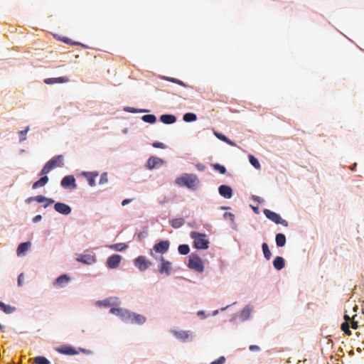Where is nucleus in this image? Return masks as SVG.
<instances>
[{
  "label": "nucleus",
  "instance_id": "obj_7",
  "mask_svg": "<svg viewBox=\"0 0 364 364\" xmlns=\"http://www.w3.org/2000/svg\"><path fill=\"white\" fill-rule=\"evenodd\" d=\"M62 187L64 188H71L75 189L77 188V184L75 183V178L72 175H68L65 176L60 183Z\"/></svg>",
  "mask_w": 364,
  "mask_h": 364
},
{
  "label": "nucleus",
  "instance_id": "obj_11",
  "mask_svg": "<svg viewBox=\"0 0 364 364\" xmlns=\"http://www.w3.org/2000/svg\"><path fill=\"white\" fill-rule=\"evenodd\" d=\"M169 247V242L167 240L161 241L154 246V250L161 254L165 253Z\"/></svg>",
  "mask_w": 364,
  "mask_h": 364
},
{
  "label": "nucleus",
  "instance_id": "obj_12",
  "mask_svg": "<svg viewBox=\"0 0 364 364\" xmlns=\"http://www.w3.org/2000/svg\"><path fill=\"white\" fill-rule=\"evenodd\" d=\"M163 164V160L156 157V156H151L146 163V167L149 169H153L154 168H156L159 166H161Z\"/></svg>",
  "mask_w": 364,
  "mask_h": 364
},
{
  "label": "nucleus",
  "instance_id": "obj_47",
  "mask_svg": "<svg viewBox=\"0 0 364 364\" xmlns=\"http://www.w3.org/2000/svg\"><path fill=\"white\" fill-rule=\"evenodd\" d=\"M63 41H64L65 43H70V44H73V45H79V46H81L84 48H86L87 46L80 43H77V42H71V41L68 38H65V39H63Z\"/></svg>",
  "mask_w": 364,
  "mask_h": 364
},
{
  "label": "nucleus",
  "instance_id": "obj_26",
  "mask_svg": "<svg viewBox=\"0 0 364 364\" xmlns=\"http://www.w3.org/2000/svg\"><path fill=\"white\" fill-rule=\"evenodd\" d=\"M48 182V177L46 176H44L43 177H41L39 180H38L37 181H36L33 186H32V188L33 189H36L38 188H40V187H43Z\"/></svg>",
  "mask_w": 364,
  "mask_h": 364
},
{
  "label": "nucleus",
  "instance_id": "obj_14",
  "mask_svg": "<svg viewBox=\"0 0 364 364\" xmlns=\"http://www.w3.org/2000/svg\"><path fill=\"white\" fill-rule=\"evenodd\" d=\"M77 260L85 264H91L95 262V255H80L77 257Z\"/></svg>",
  "mask_w": 364,
  "mask_h": 364
},
{
  "label": "nucleus",
  "instance_id": "obj_20",
  "mask_svg": "<svg viewBox=\"0 0 364 364\" xmlns=\"http://www.w3.org/2000/svg\"><path fill=\"white\" fill-rule=\"evenodd\" d=\"M31 246V243L30 242H26L21 243L16 250L17 255H23Z\"/></svg>",
  "mask_w": 364,
  "mask_h": 364
},
{
  "label": "nucleus",
  "instance_id": "obj_55",
  "mask_svg": "<svg viewBox=\"0 0 364 364\" xmlns=\"http://www.w3.org/2000/svg\"><path fill=\"white\" fill-rule=\"evenodd\" d=\"M344 319L346 321L345 322H348V323L350 321V316L348 315H345L344 316Z\"/></svg>",
  "mask_w": 364,
  "mask_h": 364
},
{
  "label": "nucleus",
  "instance_id": "obj_50",
  "mask_svg": "<svg viewBox=\"0 0 364 364\" xmlns=\"http://www.w3.org/2000/svg\"><path fill=\"white\" fill-rule=\"evenodd\" d=\"M249 349L251 351H259L260 350V348L256 345H251L250 346Z\"/></svg>",
  "mask_w": 364,
  "mask_h": 364
},
{
  "label": "nucleus",
  "instance_id": "obj_13",
  "mask_svg": "<svg viewBox=\"0 0 364 364\" xmlns=\"http://www.w3.org/2000/svg\"><path fill=\"white\" fill-rule=\"evenodd\" d=\"M56 350L61 354L69 355H76L78 353V352L70 346H60V348H58Z\"/></svg>",
  "mask_w": 364,
  "mask_h": 364
},
{
  "label": "nucleus",
  "instance_id": "obj_1",
  "mask_svg": "<svg viewBox=\"0 0 364 364\" xmlns=\"http://www.w3.org/2000/svg\"><path fill=\"white\" fill-rule=\"evenodd\" d=\"M175 183L180 187L196 189L200 183V180L196 174L183 173L176 179Z\"/></svg>",
  "mask_w": 364,
  "mask_h": 364
},
{
  "label": "nucleus",
  "instance_id": "obj_36",
  "mask_svg": "<svg viewBox=\"0 0 364 364\" xmlns=\"http://www.w3.org/2000/svg\"><path fill=\"white\" fill-rule=\"evenodd\" d=\"M250 314L251 309L249 306H247L241 311L240 316L243 320H246L250 317Z\"/></svg>",
  "mask_w": 364,
  "mask_h": 364
},
{
  "label": "nucleus",
  "instance_id": "obj_44",
  "mask_svg": "<svg viewBox=\"0 0 364 364\" xmlns=\"http://www.w3.org/2000/svg\"><path fill=\"white\" fill-rule=\"evenodd\" d=\"M34 201H36L38 203H43L46 200V198L43 196H34L33 197Z\"/></svg>",
  "mask_w": 364,
  "mask_h": 364
},
{
  "label": "nucleus",
  "instance_id": "obj_43",
  "mask_svg": "<svg viewBox=\"0 0 364 364\" xmlns=\"http://www.w3.org/2000/svg\"><path fill=\"white\" fill-rule=\"evenodd\" d=\"M123 309H121V308H112L110 310H109V312L112 314H115V315H117L118 316H119L122 311Z\"/></svg>",
  "mask_w": 364,
  "mask_h": 364
},
{
  "label": "nucleus",
  "instance_id": "obj_25",
  "mask_svg": "<svg viewBox=\"0 0 364 364\" xmlns=\"http://www.w3.org/2000/svg\"><path fill=\"white\" fill-rule=\"evenodd\" d=\"M214 135L218 138L220 140L227 143L228 144L230 145V146H236V144L231 141L230 139H229L226 136H225L224 134H221V133H219V132H214Z\"/></svg>",
  "mask_w": 364,
  "mask_h": 364
},
{
  "label": "nucleus",
  "instance_id": "obj_2",
  "mask_svg": "<svg viewBox=\"0 0 364 364\" xmlns=\"http://www.w3.org/2000/svg\"><path fill=\"white\" fill-rule=\"evenodd\" d=\"M64 157L63 155H58L50 159L41 171V174L48 173L51 170L56 167H60L63 165Z\"/></svg>",
  "mask_w": 364,
  "mask_h": 364
},
{
  "label": "nucleus",
  "instance_id": "obj_37",
  "mask_svg": "<svg viewBox=\"0 0 364 364\" xmlns=\"http://www.w3.org/2000/svg\"><path fill=\"white\" fill-rule=\"evenodd\" d=\"M35 364H50V361L44 356H38L34 358Z\"/></svg>",
  "mask_w": 364,
  "mask_h": 364
},
{
  "label": "nucleus",
  "instance_id": "obj_52",
  "mask_svg": "<svg viewBox=\"0 0 364 364\" xmlns=\"http://www.w3.org/2000/svg\"><path fill=\"white\" fill-rule=\"evenodd\" d=\"M42 217L41 215H37L33 218V223H38L41 220Z\"/></svg>",
  "mask_w": 364,
  "mask_h": 364
},
{
  "label": "nucleus",
  "instance_id": "obj_49",
  "mask_svg": "<svg viewBox=\"0 0 364 364\" xmlns=\"http://www.w3.org/2000/svg\"><path fill=\"white\" fill-rule=\"evenodd\" d=\"M44 208H47L50 205L53 204L54 203V200H52L51 198H46V200L44 201Z\"/></svg>",
  "mask_w": 364,
  "mask_h": 364
},
{
  "label": "nucleus",
  "instance_id": "obj_46",
  "mask_svg": "<svg viewBox=\"0 0 364 364\" xmlns=\"http://www.w3.org/2000/svg\"><path fill=\"white\" fill-rule=\"evenodd\" d=\"M152 146L155 148H160V149H166V146L161 143V142H158V141H155L153 143Z\"/></svg>",
  "mask_w": 364,
  "mask_h": 364
},
{
  "label": "nucleus",
  "instance_id": "obj_42",
  "mask_svg": "<svg viewBox=\"0 0 364 364\" xmlns=\"http://www.w3.org/2000/svg\"><path fill=\"white\" fill-rule=\"evenodd\" d=\"M107 181H108L107 174V173H103L100 176V184H105V183H107Z\"/></svg>",
  "mask_w": 364,
  "mask_h": 364
},
{
  "label": "nucleus",
  "instance_id": "obj_39",
  "mask_svg": "<svg viewBox=\"0 0 364 364\" xmlns=\"http://www.w3.org/2000/svg\"><path fill=\"white\" fill-rule=\"evenodd\" d=\"M213 167L215 171H218L221 174H225L226 173L225 167L220 164H215L213 165Z\"/></svg>",
  "mask_w": 364,
  "mask_h": 364
},
{
  "label": "nucleus",
  "instance_id": "obj_28",
  "mask_svg": "<svg viewBox=\"0 0 364 364\" xmlns=\"http://www.w3.org/2000/svg\"><path fill=\"white\" fill-rule=\"evenodd\" d=\"M276 244L278 247H284L286 244V237L282 233H278L275 237Z\"/></svg>",
  "mask_w": 364,
  "mask_h": 364
},
{
  "label": "nucleus",
  "instance_id": "obj_5",
  "mask_svg": "<svg viewBox=\"0 0 364 364\" xmlns=\"http://www.w3.org/2000/svg\"><path fill=\"white\" fill-rule=\"evenodd\" d=\"M264 214L268 219L275 223L276 224H281L284 227L288 226V222L282 219L279 214L268 209L264 210Z\"/></svg>",
  "mask_w": 364,
  "mask_h": 364
},
{
  "label": "nucleus",
  "instance_id": "obj_22",
  "mask_svg": "<svg viewBox=\"0 0 364 364\" xmlns=\"http://www.w3.org/2000/svg\"><path fill=\"white\" fill-rule=\"evenodd\" d=\"M160 120L164 124H170L176 121V117L172 114H163L161 116Z\"/></svg>",
  "mask_w": 364,
  "mask_h": 364
},
{
  "label": "nucleus",
  "instance_id": "obj_38",
  "mask_svg": "<svg viewBox=\"0 0 364 364\" xmlns=\"http://www.w3.org/2000/svg\"><path fill=\"white\" fill-rule=\"evenodd\" d=\"M178 250L181 255H186L189 252L190 248L188 245H181L178 246Z\"/></svg>",
  "mask_w": 364,
  "mask_h": 364
},
{
  "label": "nucleus",
  "instance_id": "obj_24",
  "mask_svg": "<svg viewBox=\"0 0 364 364\" xmlns=\"http://www.w3.org/2000/svg\"><path fill=\"white\" fill-rule=\"evenodd\" d=\"M0 310L6 314H10L16 311V308L0 301Z\"/></svg>",
  "mask_w": 364,
  "mask_h": 364
},
{
  "label": "nucleus",
  "instance_id": "obj_51",
  "mask_svg": "<svg viewBox=\"0 0 364 364\" xmlns=\"http://www.w3.org/2000/svg\"><path fill=\"white\" fill-rule=\"evenodd\" d=\"M351 328L353 329H357L358 328V323L354 320L351 322Z\"/></svg>",
  "mask_w": 364,
  "mask_h": 364
},
{
  "label": "nucleus",
  "instance_id": "obj_3",
  "mask_svg": "<svg viewBox=\"0 0 364 364\" xmlns=\"http://www.w3.org/2000/svg\"><path fill=\"white\" fill-rule=\"evenodd\" d=\"M205 234L197 232H191V237L193 240L194 247L198 250H206L208 248L209 241L205 239Z\"/></svg>",
  "mask_w": 364,
  "mask_h": 364
},
{
  "label": "nucleus",
  "instance_id": "obj_17",
  "mask_svg": "<svg viewBox=\"0 0 364 364\" xmlns=\"http://www.w3.org/2000/svg\"><path fill=\"white\" fill-rule=\"evenodd\" d=\"M219 193L225 198H230L232 196V188L226 185H221L218 188Z\"/></svg>",
  "mask_w": 364,
  "mask_h": 364
},
{
  "label": "nucleus",
  "instance_id": "obj_8",
  "mask_svg": "<svg viewBox=\"0 0 364 364\" xmlns=\"http://www.w3.org/2000/svg\"><path fill=\"white\" fill-rule=\"evenodd\" d=\"M122 260V257L119 255H113L108 257L107 260V265L110 269L117 268Z\"/></svg>",
  "mask_w": 364,
  "mask_h": 364
},
{
  "label": "nucleus",
  "instance_id": "obj_60",
  "mask_svg": "<svg viewBox=\"0 0 364 364\" xmlns=\"http://www.w3.org/2000/svg\"><path fill=\"white\" fill-rule=\"evenodd\" d=\"M104 302H105V305H108V304H108V301H107V300L104 301Z\"/></svg>",
  "mask_w": 364,
  "mask_h": 364
},
{
  "label": "nucleus",
  "instance_id": "obj_34",
  "mask_svg": "<svg viewBox=\"0 0 364 364\" xmlns=\"http://www.w3.org/2000/svg\"><path fill=\"white\" fill-rule=\"evenodd\" d=\"M110 248L117 251H123L127 248V245L125 243H117L111 245Z\"/></svg>",
  "mask_w": 364,
  "mask_h": 364
},
{
  "label": "nucleus",
  "instance_id": "obj_18",
  "mask_svg": "<svg viewBox=\"0 0 364 364\" xmlns=\"http://www.w3.org/2000/svg\"><path fill=\"white\" fill-rule=\"evenodd\" d=\"M146 321V318L144 316L141 314H138L135 313H132L130 323H134L137 325L144 324Z\"/></svg>",
  "mask_w": 364,
  "mask_h": 364
},
{
  "label": "nucleus",
  "instance_id": "obj_53",
  "mask_svg": "<svg viewBox=\"0 0 364 364\" xmlns=\"http://www.w3.org/2000/svg\"><path fill=\"white\" fill-rule=\"evenodd\" d=\"M132 201V199H124V200H122V205L123 206L126 205L127 204H128L129 203H130Z\"/></svg>",
  "mask_w": 364,
  "mask_h": 364
},
{
  "label": "nucleus",
  "instance_id": "obj_45",
  "mask_svg": "<svg viewBox=\"0 0 364 364\" xmlns=\"http://www.w3.org/2000/svg\"><path fill=\"white\" fill-rule=\"evenodd\" d=\"M225 362V358L224 356H221L218 359L213 361L210 364H223Z\"/></svg>",
  "mask_w": 364,
  "mask_h": 364
},
{
  "label": "nucleus",
  "instance_id": "obj_23",
  "mask_svg": "<svg viewBox=\"0 0 364 364\" xmlns=\"http://www.w3.org/2000/svg\"><path fill=\"white\" fill-rule=\"evenodd\" d=\"M83 175L87 178L90 186L93 187L95 186V178L98 176L97 173H84Z\"/></svg>",
  "mask_w": 364,
  "mask_h": 364
},
{
  "label": "nucleus",
  "instance_id": "obj_16",
  "mask_svg": "<svg viewBox=\"0 0 364 364\" xmlns=\"http://www.w3.org/2000/svg\"><path fill=\"white\" fill-rule=\"evenodd\" d=\"M70 280V278L67 274H62L59 277L56 279L53 285L57 287H63L66 285Z\"/></svg>",
  "mask_w": 364,
  "mask_h": 364
},
{
  "label": "nucleus",
  "instance_id": "obj_58",
  "mask_svg": "<svg viewBox=\"0 0 364 364\" xmlns=\"http://www.w3.org/2000/svg\"><path fill=\"white\" fill-rule=\"evenodd\" d=\"M4 327L0 323V331H3Z\"/></svg>",
  "mask_w": 364,
  "mask_h": 364
},
{
  "label": "nucleus",
  "instance_id": "obj_21",
  "mask_svg": "<svg viewBox=\"0 0 364 364\" xmlns=\"http://www.w3.org/2000/svg\"><path fill=\"white\" fill-rule=\"evenodd\" d=\"M274 267L277 270H281L284 267L285 262L283 257L277 256L273 261Z\"/></svg>",
  "mask_w": 364,
  "mask_h": 364
},
{
  "label": "nucleus",
  "instance_id": "obj_48",
  "mask_svg": "<svg viewBox=\"0 0 364 364\" xmlns=\"http://www.w3.org/2000/svg\"><path fill=\"white\" fill-rule=\"evenodd\" d=\"M23 282V273H21L18 277V285L21 287Z\"/></svg>",
  "mask_w": 364,
  "mask_h": 364
},
{
  "label": "nucleus",
  "instance_id": "obj_9",
  "mask_svg": "<svg viewBox=\"0 0 364 364\" xmlns=\"http://www.w3.org/2000/svg\"><path fill=\"white\" fill-rule=\"evenodd\" d=\"M55 211L63 215H69L71 213V208L63 203H56L54 205Z\"/></svg>",
  "mask_w": 364,
  "mask_h": 364
},
{
  "label": "nucleus",
  "instance_id": "obj_57",
  "mask_svg": "<svg viewBox=\"0 0 364 364\" xmlns=\"http://www.w3.org/2000/svg\"><path fill=\"white\" fill-rule=\"evenodd\" d=\"M253 198H254L255 200H257V201H259V199H260V198L258 197V196H254Z\"/></svg>",
  "mask_w": 364,
  "mask_h": 364
},
{
  "label": "nucleus",
  "instance_id": "obj_35",
  "mask_svg": "<svg viewBox=\"0 0 364 364\" xmlns=\"http://www.w3.org/2000/svg\"><path fill=\"white\" fill-rule=\"evenodd\" d=\"M249 161H250V163L257 169H259L261 166H260V164L259 162V161L257 160V158H255L254 156L252 155H250L249 156Z\"/></svg>",
  "mask_w": 364,
  "mask_h": 364
},
{
  "label": "nucleus",
  "instance_id": "obj_59",
  "mask_svg": "<svg viewBox=\"0 0 364 364\" xmlns=\"http://www.w3.org/2000/svg\"><path fill=\"white\" fill-rule=\"evenodd\" d=\"M80 350H81L82 352H83V353H87V350H85V349H80Z\"/></svg>",
  "mask_w": 364,
  "mask_h": 364
},
{
  "label": "nucleus",
  "instance_id": "obj_54",
  "mask_svg": "<svg viewBox=\"0 0 364 364\" xmlns=\"http://www.w3.org/2000/svg\"><path fill=\"white\" fill-rule=\"evenodd\" d=\"M224 216H225V217H227V216H228V217H230L232 220V219H233V218H234L233 214H232V213H225L224 214Z\"/></svg>",
  "mask_w": 364,
  "mask_h": 364
},
{
  "label": "nucleus",
  "instance_id": "obj_6",
  "mask_svg": "<svg viewBox=\"0 0 364 364\" xmlns=\"http://www.w3.org/2000/svg\"><path fill=\"white\" fill-rule=\"evenodd\" d=\"M151 262L146 259L144 256H139L134 260L135 266L141 271H144L148 269L151 265Z\"/></svg>",
  "mask_w": 364,
  "mask_h": 364
},
{
  "label": "nucleus",
  "instance_id": "obj_32",
  "mask_svg": "<svg viewBox=\"0 0 364 364\" xmlns=\"http://www.w3.org/2000/svg\"><path fill=\"white\" fill-rule=\"evenodd\" d=\"M262 251H263L264 257L267 260L270 259V258L272 257V254L269 249L268 245L266 242H264L262 245Z\"/></svg>",
  "mask_w": 364,
  "mask_h": 364
},
{
  "label": "nucleus",
  "instance_id": "obj_31",
  "mask_svg": "<svg viewBox=\"0 0 364 364\" xmlns=\"http://www.w3.org/2000/svg\"><path fill=\"white\" fill-rule=\"evenodd\" d=\"M196 114L191 112L186 113L183 117V119L186 122H194L196 120Z\"/></svg>",
  "mask_w": 364,
  "mask_h": 364
},
{
  "label": "nucleus",
  "instance_id": "obj_30",
  "mask_svg": "<svg viewBox=\"0 0 364 364\" xmlns=\"http://www.w3.org/2000/svg\"><path fill=\"white\" fill-rule=\"evenodd\" d=\"M161 78L164 79V80H166L167 81L174 82V83H176L177 85H181L182 87H188V85L185 84L182 80L176 79V78L170 77H162Z\"/></svg>",
  "mask_w": 364,
  "mask_h": 364
},
{
  "label": "nucleus",
  "instance_id": "obj_33",
  "mask_svg": "<svg viewBox=\"0 0 364 364\" xmlns=\"http://www.w3.org/2000/svg\"><path fill=\"white\" fill-rule=\"evenodd\" d=\"M142 120L145 122L153 124L156 121V117L154 114H146L142 117Z\"/></svg>",
  "mask_w": 364,
  "mask_h": 364
},
{
  "label": "nucleus",
  "instance_id": "obj_29",
  "mask_svg": "<svg viewBox=\"0 0 364 364\" xmlns=\"http://www.w3.org/2000/svg\"><path fill=\"white\" fill-rule=\"evenodd\" d=\"M184 219L182 218H175L171 221V226L173 228H179L184 225Z\"/></svg>",
  "mask_w": 364,
  "mask_h": 364
},
{
  "label": "nucleus",
  "instance_id": "obj_15",
  "mask_svg": "<svg viewBox=\"0 0 364 364\" xmlns=\"http://www.w3.org/2000/svg\"><path fill=\"white\" fill-rule=\"evenodd\" d=\"M70 79L68 77H50L46 78L44 82L47 85H53L56 83H65L68 82Z\"/></svg>",
  "mask_w": 364,
  "mask_h": 364
},
{
  "label": "nucleus",
  "instance_id": "obj_19",
  "mask_svg": "<svg viewBox=\"0 0 364 364\" xmlns=\"http://www.w3.org/2000/svg\"><path fill=\"white\" fill-rule=\"evenodd\" d=\"M173 333L176 338L183 341L188 340L191 337V334L188 331H174Z\"/></svg>",
  "mask_w": 364,
  "mask_h": 364
},
{
  "label": "nucleus",
  "instance_id": "obj_56",
  "mask_svg": "<svg viewBox=\"0 0 364 364\" xmlns=\"http://www.w3.org/2000/svg\"><path fill=\"white\" fill-rule=\"evenodd\" d=\"M31 201H34V200H33V197H30V198H28L26 200V203H31Z\"/></svg>",
  "mask_w": 364,
  "mask_h": 364
},
{
  "label": "nucleus",
  "instance_id": "obj_40",
  "mask_svg": "<svg viewBox=\"0 0 364 364\" xmlns=\"http://www.w3.org/2000/svg\"><path fill=\"white\" fill-rule=\"evenodd\" d=\"M341 329L346 335H351V331H350V326L348 322H344L341 324Z\"/></svg>",
  "mask_w": 364,
  "mask_h": 364
},
{
  "label": "nucleus",
  "instance_id": "obj_10",
  "mask_svg": "<svg viewBox=\"0 0 364 364\" xmlns=\"http://www.w3.org/2000/svg\"><path fill=\"white\" fill-rule=\"evenodd\" d=\"M161 264L159 267V271L161 274H165L169 275L171 273V263L164 259L163 257H161Z\"/></svg>",
  "mask_w": 364,
  "mask_h": 364
},
{
  "label": "nucleus",
  "instance_id": "obj_41",
  "mask_svg": "<svg viewBox=\"0 0 364 364\" xmlns=\"http://www.w3.org/2000/svg\"><path fill=\"white\" fill-rule=\"evenodd\" d=\"M29 130V127H27L24 130L19 132V139L21 141L26 140V135Z\"/></svg>",
  "mask_w": 364,
  "mask_h": 364
},
{
  "label": "nucleus",
  "instance_id": "obj_4",
  "mask_svg": "<svg viewBox=\"0 0 364 364\" xmlns=\"http://www.w3.org/2000/svg\"><path fill=\"white\" fill-rule=\"evenodd\" d=\"M188 267L198 272H202L204 269L203 263L200 257L193 254L189 257Z\"/></svg>",
  "mask_w": 364,
  "mask_h": 364
},
{
  "label": "nucleus",
  "instance_id": "obj_27",
  "mask_svg": "<svg viewBox=\"0 0 364 364\" xmlns=\"http://www.w3.org/2000/svg\"><path fill=\"white\" fill-rule=\"evenodd\" d=\"M133 312H131L129 311H127L126 309H122L119 317L122 318V321L127 323H130L132 315Z\"/></svg>",
  "mask_w": 364,
  "mask_h": 364
}]
</instances>
